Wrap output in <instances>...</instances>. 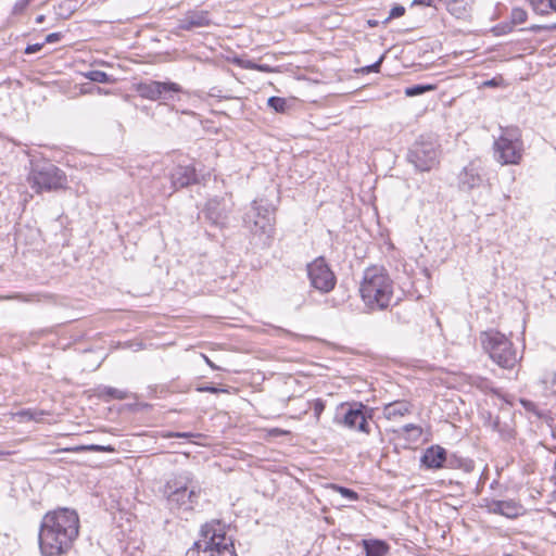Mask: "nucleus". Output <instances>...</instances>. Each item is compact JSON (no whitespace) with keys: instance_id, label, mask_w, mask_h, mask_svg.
I'll list each match as a JSON object with an SVG mask.
<instances>
[{"instance_id":"7","label":"nucleus","mask_w":556,"mask_h":556,"mask_svg":"<svg viewBox=\"0 0 556 556\" xmlns=\"http://www.w3.org/2000/svg\"><path fill=\"white\" fill-rule=\"evenodd\" d=\"M481 342L492 361L502 368L511 369L521 358L513 342L498 331L483 332Z\"/></svg>"},{"instance_id":"34","label":"nucleus","mask_w":556,"mask_h":556,"mask_svg":"<svg viewBox=\"0 0 556 556\" xmlns=\"http://www.w3.org/2000/svg\"><path fill=\"white\" fill-rule=\"evenodd\" d=\"M18 300L23 302H30V295H24L22 293H14L11 295H0V301Z\"/></svg>"},{"instance_id":"30","label":"nucleus","mask_w":556,"mask_h":556,"mask_svg":"<svg viewBox=\"0 0 556 556\" xmlns=\"http://www.w3.org/2000/svg\"><path fill=\"white\" fill-rule=\"evenodd\" d=\"M384 60V54H382L377 62H375L374 64L371 65H367V66H364L362 67L358 72L359 73H363V74H368V73H378L380 71V66H381V63L383 62Z\"/></svg>"},{"instance_id":"38","label":"nucleus","mask_w":556,"mask_h":556,"mask_svg":"<svg viewBox=\"0 0 556 556\" xmlns=\"http://www.w3.org/2000/svg\"><path fill=\"white\" fill-rule=\"evenodd\" d=\"M21 415L24 417H27L29 420L30 419L39 420L43 416V412L36 413V412H31V410H23L21 413Z\"/></svg>"},{"instance_id":"47","label":"nucleus","mask_w":556,"mask_h":556,"mask_svg":"<svg viewBox=\"0 0 556 556\" xmlns=\"http://www.w3.org/2000/svg\"><path fill=\"white\" fill-rule=\"evenodd\" d=\"M464 466L466 471H470L473 468V464L471 460L465 462Z\"/></svg>"},{"instance_id":"35","label":"nucleus","mask_w":556,"mask_h":556,"mask_svg":"<svg viewBox=\"0 0 556 556\" xmlns=\"http://www.w3.org/2000/svg\"><path fill=\"white\" fill-rule=\"evenodd\" d=\"M529 2H530V4H531L532 9H533L536 13L545 14V13H547V12H548L547 10L542 9V7L547 8V7H546L547 4H545L544 0H529Z\"/></svg>"},{"instance_id":"14","label":"nucleus","mask_w":556,"mask_h":556,"mask_svg":"<svg viewBox=\"0 0 556 556\" xmlns=\"http://www.w3.org/2000/svg\"><path fill=\"white\" fill-rule=\"evenodd\" d=\"M202 213L204 218L213 226L223 228L228 223L230 208L227 206L224 199L213 198L206 202Z\"/></svg>"},{"instance_id":"31","label":"nucleus","mask_w":556,"mask_h":556,"mask_svg":"<svg viewBox=\"0 0 556 556\" xmlns=\"http://www.w3.org/2000/svg\"><path fill=\"white\" fill-rule=\"evenodd\" d=\"M519 403L521 404V406L527 410V412H530V413H533L534 415L536 416H541L539 409H538V406L535 403H533L532 401L530 400H527V399H520L519 400Z\"/></svg>"},{"instance_id":"27","label":"nucleus","mask_w":556,"mask_h":556,"mask_svg":"<svg viewBox=\"0 0 556 556\" xmlns=\"http://www.w3.org/2000/svg\"><path fill=\"white\" fill-rule=\"evenodd\" d=\"M102 394L116 400H125L128 397L127 391L119 390L113 387H104L102 389Z\"/></svg>"},{"instance_id":"19","label":"nucleus","mask_w":556,"mask_h":556,"mask_svg":"<svg viewBox=\"0 0 556 556\" xmlns=\"http://www.w3.org/2000/svg\"><path fill=\"white\" fill-rule=\"evenodd\" d=\"M446 462V451L441 446H430L426 450L421 457V463L431 469H439L443 467Z\"/></svg>"},{"instance_id":"44","label":"nucleus","mask_w":556,"mask_h":556,"mask_svg":"<svg viewBox=\"0 0 556 556\" xmlns=\"http://www.w3.org/2000/svg\"><path fill=\"white\" fill-rule=\"evenodd\" d=\"M434 0H413L412 7L415 5H425V7H433Z\"/></svg>"},{"instance_id":"24","label":"nucleus","mask_w":556,"mask_h":556,"mask_svg":"<svg viewBox=\"0 0 556 556\" xmlns=\"http://www.w3.org/2000/svg\"><path fill=\"white\" fill-rule=\"evenodd\" d=\"M84 76L87 79L94 81V83L109 84V83L113 81V79L111 78L110 75H108L105 72L98 71V70L89 71V72L85 73Z\"/></svg>"},{"instance_id":"5","label":"nucleus","mask_w":556,"mask_h":556,"mask_svg":"<svg viewBox=\"0 0 556 556\" xmlns=\"http://www.w3.org/2000/svg\"><path fill=\"white\" fill-rule=\"evenodd\" d=\"M200 493L201 489L194 483L189 471L179 473L165 485L167 503L172 510H192L199 502Z\"/></svg>"},{"instance_id":"45","label":"nucleus","mask_w":556,"mask_h":556,"mask_svg":"<svg viewBox=\"0 0 556 556\" xmlns=\"http://www.w3.org/2000/svg\"><path fill=\"white\" fill-rule=\"evenodd\" d=\"M168 437H170V438H185V439H189V438H193L194 434L191 433V432H175V433L168 434Z\"/></svg>"},{"instance_id":"1","label":"nucleus","mask_w":556,"mask_h":556,"mask_svg":"<svg viewBox=\"0 0 556 556\" xmlns=\"http://www.w3.org/2000/svg\"><path fill=\"white\" fill-rule=\"evenodd\" d=\"M79 534V517L76 510L60 507L42 517L39 528V548L43 556L67 553Z\"/></svg>"},{"instance_id":"50","label":"nucleus","mask_w":556,"mask_h":556,"mask_svg":"<svg viewBox=\"0 0 556 556\" xmlns=\"http://www.w3.org/2000/svg\"><path fill=\"white\" fill-rule=\"evenodd\" d=\"M45 20H46V16H45V15H38V16L36 17V23H37V24H41V23H43V22H45Z\"/></svg>"},{"instance_id":"48","label":"nucleus","mask_w":556,"mask_h":556,"mask_svg":"<svg viewBox=\"0 0 556 556\" xmlns=\"http://www.w3.org/2000/svg\"><path fill=\"white\" fill-rule=\"evenodd\" d=\"M546 7L556 11V0H548V4Z\"/></svg>"},{"instance_id":"55","label":"nucleus","mask_w":556,"mask_h":556,"mask_svg":"<svg viewBox=\"0 0 556 556\" xmlns=\"http://www.w3.org/2000/svg\"><path fill=\"white\" fill-rule=\"evenodd\" d=\"M29 3L33 1V0H27Z\"/></svg>"},{"instance_id":"54","label":"nucleus","mask_w":556,"mask_h":556,"mask_svg":"<svg viewBox=\"0 0 556 556\" xmlns=\"http://www.w3.org/2000/svg\"><path fill=\"white\" fill-rule=\"evenodd\" d=\"M375 25H376L375 21L369 22V26H375Z\"/></svg>"},{"instance_id":"12","label":"nucleus","mask_w":556,"mask_h":556,"mask_svg":"<svg viewBox=\"0 0 556 556\" xmlns=\"http://www.w3.org/2000/svg\"><path fill=\"white\" fill-rule=\"evenodd\" d=\"M137 90L142 98L156 101L173 100L174 94L181 92L182 88L173 81L150 80L139 84Z\"/></svg>"},{"instance_id":"53","label":"nucleus","mask_w":556,"mask_h":556,"mask_svg":"<svg viewBox=\"0 0 556 556\" xmlns=\"http://www.w3.org/2000/svg\"><path fill=\"white\" fill-rule=\"evenodd\" d=\"M375 25H376L375 21L369 22V26H375Z\"/></svg>"},{"instance_id":"33","label":"nucleus","mask_w":556,"mask_h":556,"mask_svg":"<svg viewBox=\"0 0 556 556\" xmlns=\"http://www.w3.org/2000/svg\"><path fill=\"white\" fill-rule=\"evenodd\" d=\"M528 30L533 31V33H539L542 30H545V31L556 30V23L545 24V25H532L528 28Z\"/></svg>"},{"instance_id":"20","label":"nucleus","mask_w":556,"mask_h":556,"mask_svg":"<svg viewBox=\"0 0 556 556\" xmlns=\"http://www.w3.org/2000/svg\"><path fill=\"white\" fill-rule=\"evenodd\" d=\"M446 10L458 18L465 17L468 13L467 2L464 0H439Z\"/></svg>"},{"instance_id":"39","label":"nucleus","mask_w":556,"mask_h":556,"mask_svg":"<svg viewBox=\"0 0 556 556\" xmlns=\"http://www.w3.org/2000/svg\"><path fill=\"white\" fill-rule=\"evenodd\" d=\"M62 38V34L61 33H51L49 35L46 36V39L43 41V43H55V42H59Z\"/></svg>"},{"instance_id":"46","label":"nucleus","mask_w":556,"mask_h":556,"mask_svg":"<svg viewBox=\"0 0 556 556\" xmlns=\"http://www.w3.org/2000/svg\"><path fill=\"white\" fill-rule=\"evenodd\" d=\"M88 448L91 451H96V452L113 451V448L111 446H103V445H90Z\"/></svg>"},{"instance_id":"2","label":"nucleus","mask_w":556,"mask_h":556,"mask_svg":"<svg viewBox=\"0 0 556 556\" xmlns=\"http://www.w3.org/2000/svg\"><path fill=\"white\" fill-rule=\"evenodd\" d=\"M394 283L386 268L370 266L364 270L359 293L371 311L386 309L393 298Z\"/></svg>"},{"instance_id":"3","label":"nucleus","mask_w":556,"mask_h":556,"mask_svg":"<svg viewBox=\"0 0 556 556\" xmlns=\"http://www.w3.org/2000/svg\"><path fill=\"white\" fill-rule=\"evenodd\" d=\"M201 539L194 542L186 556H237L233 539L226 525L212 520L201 527Z\"/></svg>"},{"instance_id":"13","label":"nucleus","mask_w":556,"mask_h":556,"mask_svg":"<svg viewBox=\"0 0 556 556\" xmlns=\"http://www.w3.org/2000/svg\"><path fill=\"white\" fill-rule=\"evenodd\" d=\"M480 507L485 509L489 514L501 515L508 519H516L525 511L523 506L515 500H493L482 498Z\"/></svg>"},{"instance_id":"52","label":"nucleus","mask_w":556,"mask_h":556,"mask_svg":"<svg viewBox=\"0 0 556 556\" xmlns=\"http://www.w3.org/2000/svg\"><path fill=\"white\" fill-rule=\"evenodd\" d=\"M205 358V362L212 367V368H215V365L206 357V356H203Z\"/></svg>"},{"instance_id":"40","label":"nucleus","mask_w":556,"mask_h":556,"mask_svg":"<svg viewBox=\"0 0 556 556\" xmlns=\"http://www.w3.org/2000/svg\"><path fill=\"white\" fill-rule=\"evenodd\" d=\"M45 43L41 42V43H34V45H28L26 48H25V53L26 54H33V53H36L38 51H40L42 48H43Z\"/></svg>"},{"instance_id":"10","label":"nucleus","mask_w":556,"mask_h":556,"mask_svg":"<svg viewBox=\"0 0 556 556\" xmlns=\"http://www.w3.org/2000/svg\"><path fill=\"white\" fill-rule=\"evenodd\" d=\"M374 417V408L362 402H353L349 404L346 412L343 414L339 424L354 431L365 434L371 433L369 420Z\"/></svg>"},{"instance_id":"43","label":"nucleus","mask_w":556,"mask_h":556,"mask_svg":"<svg viewBox=\"0 0 556 556\" xmlns=\"http://www.w3.org/2000/svg\"><path fill=\"white\" fill-rule=\"evenodd\" d=\"M324 409H325L324 402L321 400H316L314 403V412H315V415L317 416V418L319 417V415L323 413Z\"/></svg>"},{"instance_id":"26","label":"nucleus","mask_w":556,"mask_h":556,"mask_svg":"<svg viewBox=\"0 0 556 556\" xmlns=\"http://www.w3.org/2000/svg\"><path fill=\"white\" fill-rule=\"evenodd\" d=\"M434 86L432 85H414L412 87H407L405 89V94L407 97H415L425 93L426 91L433 90Z\"/></svg>"},{"instance_id":"41","label":"nucleus","mask_w":556,"mask_h":556,"mask_svg":"<svg viewBox=\"0 0 556 556\" xmlns=\"http://www.w3.org/2000/svg\"><path fill=\"white\" fill-rule=\"evenodd\" d=\"M511 30H513V25L511 24H501V25L495 27V31H496L497 35L508 34Z\"/></svg>"},{"instance_id":"32","label":"nucleus","mask_w":556,"mask_h":556,"mask_svg":"<svg viewBox=\"0 0 556 556\" xmlns=\"http://www.w3.org/2000/svg\"><path fill=\"white\" fill-rule=\"evenodd\" d=\"M336 490L343 496V497H346L349 498L350 501H357L358 500V494L353 491L352 489H348V488H344V486H336Z\"/></svg>"},{"instance_id":"42","label":"nucleus","mask_w":556,"mask_h":556,"mask_svg":"<svg viewBox=\"0 0 556 556\" xmlns=\"http://www.w3.org/2000/svg\"><path fill=\"white\" fill-rule=\"evenodd\" d=\"M198 391L200 392H208V393H219V392H225L226 390H223V389H218L216 387H213V386H204V387H200L198 388Z\"/></svg>"},{"instance_id":"21","label":"nucleus","mask_w":556,"mask_h":556,"mask_svg":"<svg viewBox=\"0 0 556 556\" xmlns=\"http://www.w3.org/2000/svg\"><path fill=\"white\" fill-rule=\"evenodd\" d=\"M541 393L543 397L556 396V372L544 376L540 381Z\"/></svg>"},{"instance_id":"23","label":"nucleus","mask_w":556,"mask_h":556,"mask_svg":"<svg viewBox=\"0 0 556 556\" xmlns=\"http://www.w3.org/2000/svg\"><path fill=\"white\" fill-rule=\"evenodd\" d=\"M267 104L277 113H286L289 109L287 99L280 97H270L267 100Z\"/></svg>"},{"instance_id":"6","label":"nucleus","mask_w":556,"mask_h":556,"mask_svg":"<svg viewBox=\"0 0 556 556\" xmlns=\"http://www.w3.org/2000/svg\"><path fill=\"white\" fill-rule=\"evenodd\" d=\"M441 146L431 135H420L408 149L406 160L418 172H430L440 163Z\"/></svg>"},{"instance_id":"9","label":"nucleus","mask_w":556,"mask_h":556,"mask_svg":"<svg viewBox=\"0 0 556 556\" xmlns=\"http://www.w3.org/2000/svg\"><path fill=\"white\" fill-rule=\"evenodd\" d=\"M27 180L37 193L65 189L67 185L65 173L52 163L33 165Z\"/></svg>"},{"instance_id":"18","label":"nucleus","mask_w":556,"mask_h":556,"mask_svg":"<svg viewBox=\"0 0 556 556\" xmlns=\"http://www.w3.org/2000/svg\"><path fill=\"white\" fill-rule=\"evenodd\" d=\"M211 23L207 11H189L179 22V28L191 30L197 27H205Z\"/></svg>"},{"instance_id":"25","label":"nucleus","mask_w":556,"mask_h":556,"mask_svg":"<svg viewBox=\"0 0 556 556\" xmlns=\"http://www.w3.org/2000/svg\"><path fill=\"white\" fill-rule=\"evenodd\" d=\"M490 426L492 430L498 432L503 439L509 440L513 438V430L507 426L503 427L497 417L491 422Z\"/></svg>"},{"instance_id":"8","label":"nucleus","mask_w":556,"mask_h":556,"mask_svg":"<svg viewBox=\"0 0 556 556\" xmlns=\"http://www.w3.org/2000/svg\"><path fill=\"white\" fill-rule=\"evenodd\" d=\"M494 159L502 165L519 164L523 154L521 131L516 126L501 127L493 143Z\"/></svg>"},{"instance_id":"36","label":"nucleus","mask_w":556,"mask_h":556,"mask_svg":"<svg viewBox=\"0 0 556 556\" xmlns=\"http://www.w3.org/2000/svg\"><path fill=\"white\" fill-rule=\"evenodd\" d=\"M27 0H17L13 7V14H21L28 7Z\"/></svg>"},{"instance_id":"29","label":"nucleus","mask_w":556,"mask_h":556,"mask_svg":"<svg viewBox=\"0 0 556 556\" xmlns=\"http://www.w3.org/2000/svg\"><path fill=\"white\" fill-rule=\"evenodd\" d=\"M405 8L401 4L394 5L389 13V16L383 21V24H388L391 20L401 17L405 14Z\"/></svg>"},{"instance_id":"17","label":"nucleus","mask_w":556,"mask_h":556,"mask_svg":"<svg viewBox=\"0 0 556 556\" xmlns=\"http://www.w3.org/2000/svg\"><path fill=\"white\" fill-rule=\"evenodd\" d=\"M170 181L174 190L185 188L197 181L195 169L192 166H176L170 173Z\"/></svg>"},{"instance_id":"11","label":"nucleus","mask_w":556,"mask_h":556,"mask_svg":"<svg viewBox=\"0 0 556 556\" xmlns=\"http://www.w3.org/2000/svg\"><path fill=\"white\" fill-rule=\"evenodd\" d=\"M311 285L320 292L327 293L336 286V276L324 257H317L307 265Z\"/></svg>"},{"instance_id":"15","label":"nucleus","mask_w":556,"mask_h":556,"mask_svg":"<svg viewBox=\"0 0 556 556\" xmlns=\"http://www.w3.org/2000/svg\"><path fill=\"white\" fill-rule=\"evenodd\" d=\"M483 182L481 168L475 162L469 163L458 175V188L462 191H470Z\"/></svg>"},{"instance_id":"4","label":"nucleus","mask_w":556,"mask_h":556,"mask_svg":"<svg viewBox=\"0 0 556 556\" xmlns=\"http://www.w3.org/2000/svg\"><path fill=\"white\" fill-rule=\"evenodd\" d=\"M242 226L252 239L269 247L276 233V208L263 200H253L243 213Z\"/></svg>"},{"instance_id":"51","label":"nucleus","mask_w":556,"mask_h":556,"mask_svg":"<svg viewBox=\"0 0 556 556\" xmlns=\"http://www.w3.org/2000/svg\"><path fill=\"white\" fill-rule=\"evenodd\" d=\"M551 433H552V437L556 440V426L551 425Z\"/></svg>"},{"instance_id":"28","label":"nucleus","mask_w":556,"mask_h":556,"mask_svg":"<svg viewBox=\"0 0 556 556\" xmlns=\"http://www.w3.org/2000/svg\"><path fill=\"white\" fill-rule=\"evenodd\" d=\"M527 17H528V14L523 9L514 8L511 10V14H510V20H511L510 24L511 25L522 24L527 21Z\"/></svg>"},{"instance_id":"22","label":"nucleus","mask_w":556,"mask_h":556,"mask_svg":"<svg viewBox=\"0 0 556 556\" xmlns=\"http://www.w3.org/2000/svg\"><path fill=\"white\" fill-rule=\"evenodd\" d=\"M366 556H384L388 552V545L380 540L364 541Z\"/></svg>"},{"instance_id":"16","label":"nucleus","mask_w":556,"mask_h":556,"mask_svg":"<svg viewBox=\"0 0 556 556\" xmlns=\"http://www.w3.org/2000/svg\"><path fill=\"white\" fill-rule=\"evenodd\" d=\"M414 405L406 400H397L387 403L382 407V415L388 420L396 421L412 414Z\"/></svg>"},{"instance_id":"49","label":"nucleus","mask_w":556,"mask_h":556,"mask_svg":"<svg viewBox=\"0 0 556 556\" xmlns=\"http://www.w3.org/2000/svg\"><path fill=\"white\" fill-rule=\"evenodd\" d=\"M479 381H480V382L478 383V387H479V388L483 389V388H485V387H486L488 381H486L485 379L479 378Z\"/></svg>"},{"instance_id":"37","label":"nucleus","mask_w":556,"mask_h":556,"mask_svg":"<svg viewBox=\"0 0 556 556\" xmlns=\"http://www.w3.org/2000/svg\"><path fill=\"white\" fill-rule=\"evenodd\" d=\"M402 431L405 433L414 432L416 437H419L421 434V428L414 424H407L403 426Z\"/></svg>"}]
</instances>
